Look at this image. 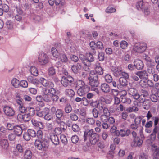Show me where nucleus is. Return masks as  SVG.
<instances>
[{
	"label": "nucleus",
	"mask_w": 159,
	"mask_h": 159,
	"mask_svg": "<svg viewBox=\"0 0 159 159\" xmlns=\"http://www.w3.org/2000/svg\"><path fill=\"white\" fill-rule=\"evenodd\" d=\"M88 79L89 80V84L90 87L87 85L83 87L79 88L77 93L80 96L83 97L90 90L96 92L98 91L97 87L99 85V82L97 75L94 74V72H92Z\"/></svg>",
	"instance_id": "obj_1"
},
{
	"label": "nucleus",
	"mask_w": 159,
	"mask_h": 159,
	"mask_svg": "<svg viewBox=\"0 0 159 159\" xmlns=\"http://www.w3.org/2000/svg\"><path fill=\"white\" fill-rule=\"evenodd\" d=\"M79 58L85 66L88 67L91 66V63L94 60L93 55L90 53H86L85 56L80 54L79 55Z\"/></svg>",
	"instance_id": "obj_2"
},
{
	"label": "nucleus",
	"mask_w": 159,
	"mask_h": 159,
	"mask_svg": "<svg viewBox=\"0 0 159 159\" xmlns=\"http://www.w3.org/2000/svg\"><path fill=\"white\" fill-rule=\"evenodd\" d=\"M36 147L39 150H43L46 151L48 146V143L46 139L39 141L36 140L34 143Z\"/></svg>",
	"instance_id": "obj_3"
},
{
	"label": "nucleus",
	"mask_w": 159,
	"mask_h": 159,
	"mask_svg": "<svg viewBox=\"0 0 159 159\" xmlns=\"http://www.w3.org/2000/svg\"><path fill=\"white\" fill-rule=\"evenodd\" d=\"M74 81V79L72 76L69 75L62 77L61 83L63 86L66 87L71 85Z\"/></svg>",
	"instance_id": "obj_4"
},
{
	"label": "nucleus",
	"mask_w": 159,
	"mask_h": 159,
	"mask_svg": "<svg viewBox=\"0 0 159 159\" xmlns=\"http://www.w3.org/2000/svg\"><path fill=\"white\" fill-rule=\"evenodd\" d=\"M38 59L39 64L42 65L46 64L48 61V56L44 53L39 55Z\"/></svg>",
	"instance_id": "obj_5"
},
{
	"label": "nucleus",
	"mask_w": 159,
	"mask_h": 159,
	"mask_svg": "<svg viewBox=\"0 0 159 159\" xmlns=\"http://www.w3.org/2000/svg\"><path fill=\"white\" fill-rule=\"evenodd\" d=\"M91 134L90 135V143L92 144H95L99 139V135L94 132L93 129L90 130Z\"/></svg>",
	"instance_id": "obj_6"
},
{
	"label": "nucleus",
	"mask_w": 159,
	"mask_h": 159,
	"mask_svg": "<svg viewBox=\"0 0 159 159\" xmlns=\"http://www.w3.org/2000/svg\"><path fill=\"white\" fill-rule=\"evenodd\" d=\"M147 46L146 44L143 43H137L135 46L134 50L136 52L141 53L145 50Z\"/></svg>",
	"instance_id": "obj_7"
},
{
	"label": "nucleus",
	"mask_w": 159,
	"mask_h": 159,
	"mask_svg": "<svg viewBox=\"0 0 159 159\" xmlns=\"http://www.w3.org/2000/svg\"><path fill=\"white\" fill-rule=\"evenodd\" d=\"M40 83H41V84L44 87L49 88L54 87V85L52 81L47 80L43 78H40Z\"/></svg>",
	"instance_id": "obj_8"
},
{
	"label": "nucleus",
	"mask_w": 159,
	"mask_h": 159,
	"mask_svg": "<svg viewBox=\"0 0 159 159\" xmlns=\"http://www.w3.org/2000/svg\"><path fill=\"white\" fill-rule=\"evenodd\" d=\"M3 111L5 114L9 117L12 116L15 114L13 108L8 106L4 107Z\"/></svg>",
	"instance_id": "obj_9"
},
{
	"label": "nucleus",
	"mask_w": 159,
	"mask_h": 159,
	"mask_svg": "<svg viewBox=\"0 0 159 159\" xmlns=\"http://www.w3.org/2000/svg\"><path fill=\"white\" fill-rule=\"evenodd\" d=\"M154 120V128L153 130V132L158 134L157 136H159V118L157 116L153 117Z\"/></svg>",
	"instance_id": "obj_10"
},
{
	"label": "nucleus",
	"mask_w": 159,
	"mask_h": 159,
	"mask_svg": "<svg viewBox=\"0 0 159 159\" xmlns=\"http://www.w3.org/2000/svg\"><path fill=\"white\" fill-rule=\"evenodd\" d=\"M154 120V128L153 130V132L158 134L157 136H159V118L157 116L153 117Z\"/></svg>",
	"instance_id": "obj_11"
},
{
	"label": "nucleus",
	"mask_w": 159,
	"mask_h": 159,
	"mask_svg": "<svg viewBox=\"0 0 159 159\" xmlns=\"http://www.w3.org/2000/svg\"><path fill=\"white\" fill-rule=\"evenodd\" d=\"M111 69L114 76L116 77L121 76L122 69L120 67L112 66Z\"/></svg>",
	"instance_id": "obj_12"
},
{
	"label": "nucleus",
	"mask_w": 159,
	"mask_h": 159,
	"mask_svg": "<svg viewBox=\"0 0 159 159\" xmlns=\"http://www.w3.org/2000/svg\"><path fill=\"white\" fill-rule=\"evenodd\" d=\"M143 143V140L139 137L133 139V141L131 143V146L133 147H140Z\"/></svg>",
	"instance_id": "obj_13"
},
{
	"label": "nucleus",
	"mask_w": 159,
	"mask_h": 159,
	"mask_svg": "<svg viewBox=\"0 0 159 159\" xmlns=\"http://www.w3.org/2000/svg\"><path fill=\"white\" fill-rule=\"evenodd\" d=\"M134 66L138 70H141L144 67L143 62L139 59H135L134 61Z\"/></svg>",
	"instance_id": "obj_14"
},
{
	"label": "nucleus",
	"mask_w": 159,
	"mask_h": 159,
	"mask_svg": "<svg viewBox=\"0 0 159 159\" xmlns=\"http://www.w3.org/2000/svg\"><path fill=\"white\" fill-rule=\"evenodd\" d=\"M135 74L141 79L147 80L148 79V74L146 70L138 71Z\"/></svg>",
	"instance_id": "obj_15"
},
{
	"label": "nucleus",
	"mask_w": 159,
	"mask_h": 159,
	"mask_svg": "<svg viewBox=\"0 0 159 159\" xmlns=\"http://www.w3.org/2000/svg\"><path fill=\"white\" fill-rule=\"evenodd\" d=\"M95 71L96 72V73H95L94 72V71H91L89 75H90L91 73L92 72H93L94 73V74H96L98 75V74L100 75H102L103 73V70L101 66L100 63H97L96 64V66L95 67ZM98 76V75H97Z\"/></svg>",
	"instance_id": "obj_16"
},
{
	"label": "nucleus",
	"mask_w": 159,
	"mask_h": 159,
	"mask_svg": "<svg viewBox=\"0 0 159 159\" xmlns=\"http://www.w3.org/2000/svg\"><path fill=\"white\" fill-rule=\"evenodd\" d=\"M49 112L48 108H45L43 109H40L39 110H36V115L39 117H43L44 116L45 114Z\"/></svg>",
	"instance_id": "obj_17"
},
{
	"label": "nucleus",
	"mask_w": 159,
	"mask_h": 159,
	"mask_svg": "<svg viewBox=\"0 0 159 159\" xmlns=\"http://www.w3.org/2000/svg\"><path fill=\"white\" fill-rule=\"evenodd\" d=\"M28 81L36 86H38L40 84L39 81L31 76H29L27 78Z\"/></svg>",
	"instance_id": "obj_18"
},
{
	"label": "nucleus",
	"mask_w": 159,
	"mask_h": 159,
	"mask_svg": "<svg viewBox=\"0 0 159 159\" xmlns=\"http://www.w3.org/2000/svg\"><path fill=\"white\" fill-rule=\"evenodd\" d=\"M150 101L149 99H144L143 98V100L141 102H138V103H142L143 107L145 109H148L150 106Z\"/></svg>",
	"instance_id": "obj_19"
},
{
	"label": "nucleus",
	"mask_w": 159,
	"mask_h": 159,
	"mask_svg": "<svg viewBox=\"0 0 159 159\" xmlns=\"http://www.w3.org/2000/svg\"><path fill=\"white\" fill-rule=\"evenodd\" d=\"M125 93L124 95H122L120 96V101L123 103H126L130 104L131 102V100L130 98H127L126 97V92L125 91Z\"/></svg>",
	"instance_id": "obj_20"
},
{
	"label": "nucleus",
	"mask_w": 159,
	"mask_h": 159,
	"mask_svg": "<svg viewBox=\"0 0 159 159\" xmlns=\"http://www.w3.org/2000/svg\"><path fill=\"white\" fill-rule=\"evenodd\" d=\"M50 139L52 142L55 145H58L60 142L59 139L56 135L52 134L50 135Z\"/></svg>",
	"instance_id": "obj_21"
},
{
	"label": "nucleus",
	"mask_w": 159,
	"mask_h": 159,
	"mask_svg": "<svg viewBox=\"0 0 159 159\" xmlns=\"http://www.w3.org/2000/svg\"><path fill=\"white\" fill-rule=\"evenodd\" d=\"M131 97L134 100L137 101V102H141L143 100V97H141L140 94L137 91L135 93H133L131 95Z\"/></svg>",
	"instance_id": "obj_22"
},
{
	"label": "nucleus",
	"mask_w": 159,
	"mask_h": 159,
	"mask_svg": "<svg viewBox=\"0 0 159 159\" xmlns=\"http://www.w3.org/2000/svg\"><path fill=\"white\" fill-rule=\"evenodd\" d=\"M101 91L105 93H107L110 92V88L109 86L106 83H103L101 85Z\"/></svg>",
	"instance_id": "obj_23"
},
{
	"label": "nucleus",
	"mask_w": 159,
	"mask_h": 159,
	"mask_svg": "<svg viewBox=\"0 0 159 159\" xmlns=\"http://www.w3.org/2000/svg\"><path fill=\"white\" fill-rule=\"evenodd\" d=\"M13 132L16 135L20 136L22 133V128L19 126H16L14 127Z\"/></svg>",
	"instance_id": "obj_24"
},
{
	"label": "nucleus",
	"mask_w": 159,
	"mask_h": 159,
	"mask_svg": "<svg viewBox=\"0 0 159 159\" xmlns=\"http://www.w3.org/2000/svg\"><path fill=\"white\" fill-rule=\"evenodd\" d=\"M152 149L154 151V154L155 155V159H159V152L157 146L155 145H153L152 147Z\"/></svg>",
	"instance_id": "obj_25"
},
{
	"label": "nucleus",
	"mask_w": 159,
	"mask_h": 159,
	"mask_svg": "<svg viewBox=\"0 0 159 159\" xmlns=\"http://www.w3.org/2000/svg\"><path fill=\"white\" fill-rule=\"evenodd\" d=\"M130 133V131L129 129L125 130L122 129L119 132V134L121 137L128 136Z\"/></svg>",
	"instance_id": "obj_26"
},
{
	"label": "nucleus",
	"mask_w": 159,
	"mask_h": 159,
	"mask_svg": "<svg viewBox=\"0 0 159 159\" xmlns=\"http://www.w3.org/2000/svg\"><path fill=\"white\" fill-rule=\"evenodd\" d=\"M25 113L30 117L33 116L35 114V110L33 107H28L26 109Z\"/></svg>",
	"instance_id": "obj_27"
},
{
	"label": "nucleus",
	"mask_w": 159,
	"mask_h": 159,
	"mask_svg": "<svg viewBox=\"0 0 159 159\" xmlns=\"http://www.w3.org/2000/svg\"><path fill=\"white\" fill-rule=\"evenodd\" d=\"M0 144L1 147L4 149H7L9 145L7 140L5 139H2L1 140Z\"/></svg>",
	"instance_id": "obj_28"
},
{
	"label": "nucleus",
	"mask_w": 159,
	"mask_h": 159,
	"mask_svg": "<svg viewBox=\"0 0 159 159\" xmlns=\"http://www.w3.org/2000/svg\"><path fill=\"white\" fill-rule=\"evenodd\" d=\"M75 88H79L83 87L87 85L83 81L80 80H77L76 82H75Z\"/></svg>",
	"instance_id": "obj_29"
},
{
	"label": "nucleus",
	"mask_w": 159,
	"mask_h": 159,
	"mask_svg": "<svg viewBox=\"0 0 159 159\" xmlns=\"http://www.w3.org/2000/svg\"><path fill=\"white\" fill-rule=\"evenodd\" d=\"M20 82L16 78H13L11 81L12 85L15 88H18L20 85Z\"/></svg>",
	"instance_id": "obj_30"
},
{
	"label": "nucleus",
	"mask_w": 159,
	"mask_h": 159,
	"mask_svg": "<svg viewBox=\"0 0 159 159\" xmlns=\"http://www.w3.org/2000/svg\"><path fill=\"white\" fill-rule=\"evenodd\" d=\"M32 157V153L30 151L27 150L25 151L24 155L25 159H31Z\"/></svg>",
	"instance_id": "obj_31"
},
{
	"label": "nucleus",
	"mask_w": 159,
	"mask_h": 159,
	"mask_svg": "<svg viewBox=\"0 0 159 159\" xmlns=\"http://www.w3.org/2000/svg\"><path fill=\"white\" fill-rule=\"evenodd\" d=\"M60 59L61 61L63 62L67 63L68 61V58L65 54L61 53L60 55Z\"/></svg>",
	"instance_id": "obj_32"
},
{
	"label": "nucleus",
	"mask_w": 159,
	"mask_h": 159,
	"mask_svg": "<svg viewBox=\"0 0 159 159\" xmlns=\"http://www.w3.org/2000/svg\"><path fill=\"white\" fill-rule=\"evenodd\" d=\"M64 110L66 114L70 113L72 110L71 106L69 103L66 104L64 107Z\"/></svg>",
	"instance_id": "obj_33"
},
{
	"label": "nucleus",
	"mask_w": 159,
	"mask_h": 159,
	"mask_svg": "<svg viewBox=\"0 0 159 159\" xmlns=\"http://www.w3.org/2000/svg\"><path fill=\"white\" fill-rule=\"evenodd\" d=\"M64 112L61 109H58L55 111V114L56 117L61 118L63 115Z\"/></svg>",
	"instance_id": "obj_34"
},
{
	"label": "nucleus",
	"mask_w": 159,
	"mask_h": 159,
	"mask_svg": "<svg viewBox=\"0 0 159 159\" xmlns=\"http://www.w3.org/2000/svg\"><path fill=\"white\" fill-rule=\"evenodd\" d=\"M65 92L66 95H68L70 97H73L75 94L74 91L71 89H66Z\"/></svg>",
	"instance_id": "obj_35"
},
{
	"label": "nucleus",
	"mask_w": 159,
	"mask_h": 159,
	"mask_svg": "<svg viewBox=\"0 0 159 159\" xmlns=\"http://www.w3.org/2000/svg\"><path fill=\"white\" fill-rule=\"evenodd\" d=\"M30 72L31 74L34 76H37L38 75V70L34 66H32L30 68Z\"/></svg>",
	"instance_id": "obj_36"
},
{
	"label": "nucleus",
	"mask_w": 159,
	"mask_h": 159,
	"mask_svg": "<svg viewBox=\"0 0 159 159\" xmlns=\"http://www.w3.org/2000/svg\"><path fill=\"white\" fill-rule=\"evenodd\" d=\"M119 82L121 85L123 86H126L127 84V79L123 77H120L119 79Z\"/></svg>",
	"instance_id": "obj_37"
},
{
	"label": "nucleus",
	"mask_w": 159,
	"mask_h": 159,
	"mask_svg": "<svg viewBox=\"0 0 159 159\" xmlns=\"http://www.w3.org/2000/svg\"><path fill=\"white\" fill-rule=\"evenodd\" d=\"M43 100L45 102H51V95L50 93L46 94L43 95Z\"/></svg>",
	"instance_id": "obj_38"
},
{
	"label": "nucleus",
	"mask_w": 159,
	"mask_h": 159,
	"mask_svg": "<svg viewBox=\"0 0 159 159\" xmlns=\"http://www.w3.org/2000/svg\"><path fill=\"white\" fill-rule=\"evenodd\" d=\"M109 116L102 114V113L100 116V120L102 122H107Z\"/></svg>",
	"instance_id": "obj_39"
},
{
	"label": "nucleus",
	"mask_w": 159,
	"mask_h": 159,
	"mask_svg": "<svg viewBox=\"0 0 159 159\" xmlns=\"http://www.w3.org/2000/svg\"><path fill=\"white\" fill-rule=\"evenodd\" d=\"M105 107L103 106V105L102 103L100 102L98 105L96 107V108L98 110L101 114L102 113V111Z\"/></svg>",
	"instance_id": "obj_40"
},
{
	"label": "nucleus",
	"mask_w": 159,
	"mask_h": 159,
	"mask_svg": "<svg viewBox=\"0 0 159 159\" xmlns=\"http://www.w3.org/2000/svg\"><path fill=\"white\" fill-rule=\"evenodd\" d=\"M92 112L93 115L95 118H98V115L101 114L97 109L95 108H94L92 109Z\"/></svg>",
	"instance_id": "obj_41"
},
{
	"label": "nucleus",
	"mask_w": 159,
	"mask_h": 159,
	"mask_svg": "<svg viewBox=\"0 0 159 159\" xmlns=\"http://www.w3.org/2000/svg\"><path fill=\"white\" fill-rule=\"evenodd\" d=\"M48 72L50 76H53L56 74L55 70L53 67L49 68L48 70Z\"/></svg>",
	"instance_id": "obj_42"
},
{
	"label": "nucleus",
	"mask_w": 159,
	"mask_h": 159,
	"mask_svg": "<svg viewBox=\"0 0 159 159\" xmlns=\"http://www.w3.org/2000/svg\"><path fill=\"white\" fill-rule=\"evenodd\" d=\"M142 82L145 83H146L147 85L150 87H153L154 86V83L151 80H148L146 82L145 81L141 80L140 83H142Z\"/></svg>",
	"instance_id": "obj_43"
},
{
	"label": "nucleus",
	"mask_w": 159,
	"mask_h": 159,
	"mask_svg": "<svg viewBox=\"0 0 159 159\" xmlns=\"http://www.w3.org/2000/svg\"><path fill=\"white\" fill-rule=\"evenodd\" d=\"M51 52L52 54L54 57L57 58L58 56L59 53L55 48L52 47V48Z\"/></svg>",
	"instance_id": "obj_44"
},
{
	"label": "nucleus",
	"mask_w": 159,
	"mask_h": 159,
	"mask_svg": "<svg viewBox=\"0 0 159 159\" xmlns=\"http://www.w3.org/2000/svg\"><path fill=\"white\" fill-rule=\"evenodd\" d=\"M49 91V93L51 95L56 94L57 93L58 94L60 93V91L58 90H57L53 87L50 88Z\"/></svg>",
	"instance_id": "obj_45"
},
{
	"label": "nucleus",
	"mask_w": 159,
	"mask_h": 159,
	"mask_svg": "<svg viewBox=\"0 0 159 159\" xmlns=\"http://www.w3.org/2000/svg\"><path fill=\"white\" fill-rule=\"evenodd\" d=\"M70 117L71 120L73 121H76L78 119V116L74 113H71L70 114Z\"/></svg>",
	"instance_id": "obj_46"
},
{
	"label": "nucleus",
	"mask_w": 159,
	"mask_h": 159,
	"mask_svg": "<svg viewBox=\"0 0 159 159\" xmlns=\"http://www.w3.org/2000/svg\"><path fill=\"white\" fill-rule=\"evenodd\" d=\"M27 132L31 137H36V132L34 130L29 129L28 130Z\"/></svg>",
	"instance_id": "obj_47"
},
{
	"label": "nucleus",
	"mask_w": 159,
	"mask_h": 159,
	"mask_svg": "<svg viewBox=\"0 0 159 159\" xmlns=\"http://www.w3.org/2000/svg\"><path fill=\"white\" fill-rule=\"evenodd\" d=\"M17 150L20 153L22 152L25 150L24 146L20 144H18L16 146Z\"/></svg>",
	"instance_id": "obj_48"
},
{
	"label": "nucleus",
	"mask_w": 159,
	"mask_h": 159,
	"mask_svg": "<svg viewBox=\"0 0 159 159\" xmlns=\"http://www.w3.org/2000/svg\"><path fill=\"white\" fill-rule=\"evenodd\" d=\"M105 79L106 81L108 83H110L112 81L111 76L109 74H107L105 75Z\"/></svg>",
	"instance_id": "obj_49"
},
{
	"label": "nucleus",
	"mask_w": 159,
	"mask_h": 159,
	"mask_svg": "<svg viewBox=\"0 0 159 159\" xmlns=\"http://www.w3.org/2000/svg\"><path fill=\"white\" fill-rule=\"evenodd\" d=\"M19 110L20 112L22 113H25L27 108L24 106L23 104L20 105L19 107Z\"/></svg>",
	"instance_id": "obj_50"
},
{
	"label": "nucleus",
	"mask_w": 159,
	"mask_h": 159,
	"mask_svg": "<svg viewBox=\"0 0 159 159\" xmlns=\"http://www.w3.org/2000/svg\"><path fill=\"white\" fill-rule=\"evenodd\" d=\"M86 122L89 125H93L95 122V120L93 118H88L86 119Z\"/></svg>",
	"instance_id": "obj_51"
},
{
	"label": "nucleus",
	"mask_w": 159,
	"mask_h": 159,
	"mask_svg": "<svg viewBox=\"0 0 159 159\" xmlns=\"http://www.w3.org/2000/svg\"><path fill=\"white\" fill-rule=\"evenodd\" d=\"M105 58V53L104 52H101L98 53V58L100 61H102Z\"/></svg>",
	"instance_id": "obj_52"
},
{
	"label": "nucleus",
	"mask_w": 159,
	"mask_h": 159,
	"mask_svg": "<svg viewBox=\"0 0 159 159\" xmlns=\"http://www.w3.org/2000/svg\"><path fill=\"white\" fill-rule=\"evenodd\" d=\"M106 11L107 13H111L115 12L116 11V9L112 7H108L106 9Z\"/></svg>",
	"instance_id": "obj_53"
},
{
	"label": "nucleus",
	"mask_w": 159,
	"mask_h": 159,
	"mask_svg": "<svg viewBox=\"0 0 159 159\" xmlns=\"http://www.w3.org/2000/svg\"><path fill=\"white\" fill-rule=\"evenodd\" d=\"M91 132H90V130L88 131H86L84 132V141H86L87 140V138L89 137H90L91 134Z\"/></svg>",
	"instance_id": "obj_54"
},
{
	"label": "nucleus",
	"mask_w": 159,
	"mask_h": 159,
	"mask_svg": "<svg viewBox=\"0 0 159 159\" xmlns=\"http://www.w3.org/2000/svg\"><path fill=\"white\" fill-rule=\"evenodd\" d=\"M45 114L46 115H45L44 116V118L45 120L48 121H49L52 118V115L51 114L49 113L48 112H47Z\"/></svg>",
	"instance_id": "obj_55"
},
{
	"label": "nucleus",
	"mask_w": 159,
	"mask_h": 159,
	"mask_svg": "<svg viewBox=\"0 0 159 159\" xmlns=\"http://www.w3.org/2000/svg\"><path fill=\"white\" fill-rule=\"evenodd\" d=\"M61 140L64 144L66 145L67 143V140L66 137L63 135H61Z\"/></svg>",
	"instance_id": "obj_56"
},
{
	"label": "nucleus",
	"mask_w": 159,
	"mask_h": 159,
	"mask_svg": "<svg viewBox=\"0 0 159 159\" xmlns=\"http://www.w3.org/2000/svg\"><path fill=\"white\" fill-rule=\"evenodd\" d=\"M59 97L56 94L51 95V101L53 102H57L58 99Z\"/></svg>",
	"instance_id": "obj_57"
},
{
	"label": "nucleus",
	"mask_w": 159,
	"mask_h": 159,
	"mask_svg": "<svg viewBox=\"0 0 159 159\" xmlns=\"http://www.w3.org/2000/svg\"><path fill=\"white\" fill-rule=\"evenodd\" d=\"M31 118V117L25 113L23 115V121L25 122H28L30 120Z\"/></svg>",
	"instance_id": "obj_58"
},
{
	"label": "nucleus",
	"mask_w": 159,
	"mask_h": 159,
	"mask_svg": "<svg viewBox=\"0 0 159 159\" xmlns=\"http://www.w3.org/2000/svg\"><path fill=\"white\" fill-rule=\"evenodd\" d=\"M16 102L19 106L23 104L22 102L23 100L21 97L19 96H16Z\"/></svg>",
	"instance_id": "obj_59"
},
{
	"label": "nucleus",
	"mask_w": 159,
	"mask_h": 159,
	"mask_svg": "<svg viewBox=\"0 0 159 159\" xmlns=\"http://www.w3.org/2000/svg\"><path fill=\"white\" fill-rule=\"evenodd\" d=\"M55 3L56 5L62 6L65 4L64 0H55Z\"/></svg>",
	"instance_id": "obj_60"
},
{
	"label": "nucleus",
	"mask_w": 159,
	"mask_h": 159,
	"mask_svg": "<svg viewBox=\"0 0 159 159\" xmlns=\"http://www.w3.org/2000/svg\"><path fill=\"white\" fill-rule=\"evenodd\" d=\"M116 111H122L124 110H125V108L124 106L121 104H120L118 106H116Z\"/></svg>",
	"instance_id": "obj_61"
},
{
	"label": "nucleus",
	"mask_w": 159,
	"mask_h": 159,
	"mask_svg": "<svg viewBox=\"0 0 159 159\" xmlns=\"http://www.w3.org/2000/svg\"><path fill=\"white\" fill-rule=\"evenodd\" d=\"M143 1H141L137 2L136 4V7L138 10L142 9L143 7Z\"/></svg>",
	"instance_id": "obj_62"
},
{
	"label": "nucleus",
	"mask_w": 159,
	"mask_h": 159,
	"mask_svg": "<svg viewBox=\"0 0 159 159\" xmlns=\"http://www.w3.org/2000/svg\"><path fill=\"white\" fill-rule=\"evenodd\" d=\"M128 45L127 43L125 41H122L120 43V47L123 49H125Z\"/></svg>",
	"instance_id": "obj_63"
},
{
	"label": "nucleus",
	"mask_w": 159,
	"mask_h": 159,
	"mask_svg": "<svg viewBox=\"0 0 159 159\" xmlns=\"http://www.w3.org/2000/svg\"><path fill=\"white\" fill-rule=\"evenodd\" d=\"M20 85L23 88H27L28 86V82L25 80H21L20 82Z\"/></svg>",
	"instance_id": "obj_64"
}]
</instances>
